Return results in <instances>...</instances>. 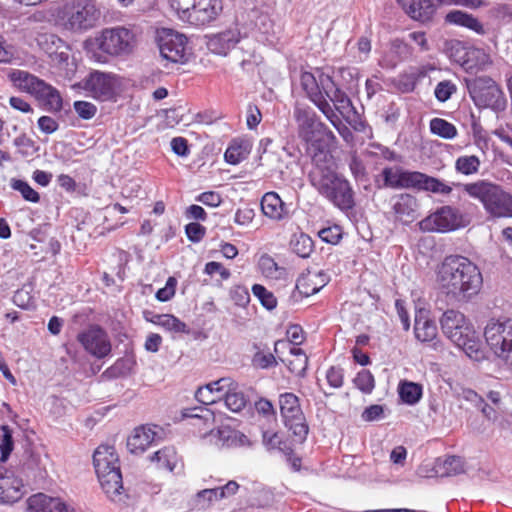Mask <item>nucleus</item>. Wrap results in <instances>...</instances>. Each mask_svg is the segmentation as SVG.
<instances>
[{
    "instance_id": "1",
    "label": "nucleus",
    "mask_w": 512,
    "mask_h": 512,
    "mask_svg": "<svg viewBox=\"0 0 512 512\" xmlns=\"http://www.w3.org/2000/svg\"><path fill=\"white\" fill-rule=\"evenodd\" d=\"M300 82L307 98L335 127L343 139L350 142L353 139V133L342 123L336 112L345 116L353 110V105L348 95L334 82L330 73L323 68L304 71L301 73Z\"/></svg>"
},
{
    "instance_id": "2",
    "label": "nucleus",
    "mask_w": 512,
    "mask_h": 512,
    "mask_svg": "<svg viewBox=\"0 0 512 512\" xmlns=\"http://www.w3.org/2000/svg\"><path fill=\"white\" fill-rule=\"evenodd\" d=\"M312 168L308 174L311 186L320 196L341 211L355 207V192L348 179L337 171V163L330 151L312 144Z\"/></svg>"
},
{
    "instance_id": "3",
    "label": "nucleus",
    "mask_w": 512,
    "mask_h": 512,
    "mask_svg": "<svg viewBox=\"0 0 512 512\" xmlns=\"http://www.w3.org/2000/svg\"><path fill=\"white\" fill-rule=\"evenodd\" d=\"M437 282L448 298L468 301L480 291L483 278L478 266L470 259L450 255L437 270Z\"/></svg>"
},
{
    "instance_id": "4",
    "label": "nucleus",
    "mask_w": 512,
    "mask_h": 512,
    "mask_svg": "<svg viewBox=\"0 0 512 512\" xmlns=\"http://www.w3.org/2000/svg\"><path fill=\"white\" fill-rule=\"evenodd\" d=\"M93 465L107 498L116 504H125L128 495L123 487L119 455L114 446H98L93 454Z\"/></svg>"
},
{
    "instance_id": "5",
    "label": "nucleus",
    "mask_w": 512,
    "mask_h": 512,
    "mask_svg": "<svg viewBox=\"0 0 512 512\" xmlns=\"http://www.w3.org/2000/svg\"><path fill=\"white\" fill-rule=\"evenodd\" d=\"M461 186V184H456ZM463 191L480 201L492 218H512V195L500 185L487 180L462 184Z\"/></svg>"
},
{
    "instance_id": "6",
    "label": "nucleus",
    "mask_w": 512,
    "mask_h": 512,
    "mask_svg": "<svg viewBox=\"0 0 512 512\" xmlns=\"http://www.w3.org/2000/svg\"><path fill=\"white\" fill-rule=\"evenodd\" d=\"M440 325L444 335L467 356L475 360L482 357L476 332L463 313L453 309L445 311L440 319Z\"/></svg>"
},
{
    "instance_id": "7",
    "label": "nucleus",
    "mask_w": 512,
    "mask_h": 512,
    "mask_svg": "<svg viewBox=\"0 0 512 512\" xmlns=\"http://www.w3.org/2000/svg\"><path fill=\"white\" fill-rule=\"evenodd\" d=\"M101 16V9L95 2H67L54 15V21L66 30L82 33L94 28Z\"/></svg>"
},
{
    "instance_id": "8",
    "label": "nucleus",
    "mask_w": 512,
    "mask_h": 512,
    "mask_svg": "<svg viewBox=\"0 0 512 512\" xmlns=\"http://www.w3.org/2000/svg\"><path fill=\"white\" fill-rule=\"evenodd\" d=\"M178 19L193 27L202 28L213 23L222 13V2H170Z\"/></svg>"
},
{
    "instance_id": "9",
    "label": "nucleus",
    "mask_w": 512,
    "mask_h": 512,
    "mask_svg": "<svg viewBox=\"0 0 512 512\" xmlns=\"http://www.w3.org/2000/svg\"><path fill=\"white\" fill-rule=\"evenodd\" d=\"M469 94L479 108L501 111L506 108V97L498 84L490 77H477L467 83Z\"/></svg>"
},
{
    "instance_id": "10",
    "label": "nucleus",
    "mask_w": 512,
    "mask_h": 512,
    "mask_svg": "<svg viewBox=\"0 0 512 512\" xmlns=\"http://www.w3.org/2000/svg\"><path fill=\"white\" fill-rule=\"evenodd\" d=\"M484 336L495 356L512 366V319L490 320Z\"/></svg>"
},
{
    "instance_id": "11",
    "label": "nucleus",
    "mask_w": 512,
    "mask_h": 512,
    "mask_svg": "<svg viewBox=\"0 0 512 512\" xmlns=\"http://www.w3.org/2000/svg\"><path fill=\"white\" fill-rule=\"evenodd\" d=\"M280 414L284 425L293 433L297 441L303 442L309 431L299 398L290 392L279 395Z\"/></svg>"
},
{
    "instance_id": "12",
    "label": "nucleus",
    "mask_w": 512,
    "mask_h": 512,
    "mask_svg": "<svg viewBox=\"0 0 512 512\" xmlns=\"http://www.w3.org/2000/svg\"><path fill=\"white\" fill-rule=\"evenodd\" d=\"M96 41L99 49L108 55H128L134 49L135 35L130 29L117 26L103 29Z\"/></svg>"
},
{
    "instance_id": "13",
    "label": "nucleus",
    "mask_w": 512,
    "mask_h": 512,
    "mask_svg": "<svg viewBox=\"0 0 512 512\" xmlns=\"http://www.w3.org/2000/svg\"><path fill=\"white\" fill-rule=\"evenodd\" d=\"M468 225V221L458 208L446 205L437 209L420 222L424 231L450 232Z\"/></svg>"
},
{
    "instance_id": "14",
    "label": "nucleus",
    "mask_w": 512,
    "mask_h": 512,
    "mask_svg": "<svg viewBox=\"0 0 512 512\" xmlns=\"http://www.w3.org/2000/svg\"><path fill=\"white\" fill-rule=\"evenodd\" d=\"M158 47L163 59L172 63L188 60V38L172 29H162L158 36Z\"/></svg>"
},
{
    "instance_id": "15",
    "label": "nucleus",
    "mask_w": 512,
    "mask_h": 512,
    "mask_svg": "<svg viewBox=\"0 0 512 512\" xmlns=\"http://www.w3.org/2000/svg\"><path fill=\"white\" fill-rule=\"evenodd\" d=\"M293 117L297 124L298 136L306 143L314 141L315 135L326 129L314 109L306 104L296 103Z\"/></svg>"
},
{
    "instance_id": "16",
    "label": "nucleus",
    "mask_w": 512,
    "mask_h": 512,
    "mask_svg": "<svg viewBox=\"0 0 512 512\" xmlns=\"http://www.w3.org/2000/svg\"><path fill=\"white\" fill-rule=\"evenodd\" d=\"M118 85L116 75L100 71L91 72L84 80L83 88L94 98L107 101L114 97Z\"/></svg>"
},
{
    "instance_id": "17",
    "label": "nucleus",
    "mask_w": 512,
    "mask_h": 512,
    "mask_svg": "<svg viewBox=\"0 0 512 512\" xmlns=\"http://www.w3.org/2000/svg\"><path fill=\"white\" fill-rule=\"evenodd\" d=\"M247 33L242 32L238 23L234 27H230L218 33L205 35L207 49L216 55L226 56L241 39L246 38Z\"/></svg>"
},
{
    "instance_id": "18",
    "label": "nucleus",
    "mask_w": 512,
    "mask_h": 512,
    "mask_svg": "<svg viewBox=\"0 0 512 512\" xmlns=\"http://www.w3.org/2000/svg\"><path fill=\"white\" fill-rule=\"evenodd\" d=\"M84 349L97 358H104L111 352L107 333L99 326H90L77 336Z\"/></svg>"
},
{
    "instance_id": "19",
    "label": "nucleus",
    "mask_w": 512,
    "mask_h": 512,
    "mask_svg": "<svg viewBox=\"0 0 512 512\" xmlns=\"http://www.w3.org/2000/svg\"><path fill=\"white\" fill-rule=\"evenodd\" d=\"M28 512H76V509L60 497L37 493L27 500Z\"/></svg>"
},
{
    "instance_id": "20",
    "label": "nucleus",
    "mask_w": 512,
    "mask_h": 512,
    "mask_svg": "<svg viewBox=\"0 0 512 512\" xmlns=\"http://www.w3.org/2000/svg\"><path fill=\"white\" fill-rule=\"evenodd\" d=\"M231 385H233V379L223 377L205 386L199 387L195 393V397L204 405L214 404L218 400L224 399L226 393L230 391Z\"/></svg>"
},
{
    "instance_id": "21",
    "label": "nucleus",
    "mask_w": 512,
    "mask_h": 512,
    "mask_svg": "<svg viewBox=\"0 0 512 512\" xmlns=\"http://www.w3.org/2000/svg\"><path fill=\"white\" fill-rule=\"evenodd\" d=\"M208 437L218 447L236 448L252 446V442L244 433L228 426L218 428L216 431L211 430Z\"/></svg>"
},
{
    "instance_id": "22",
    "label": "nucleus",
    "mask_w": 512,
    "mask_h": 512,
    "mask_svg": "<svg viewBox=\"0 0 512 512\" xmlns=\"http://www.w3.org/2000/svg\"><path fill=\"white\" fill-rule=\"evenodd\" d=\"M24 485L20 478L10 472L0 471V503H14L24 495Z\"/></svg>"
},
{
    "instance_id": "23",
    "label": "nucleus",
    "mask_w": 512,
    "mask_h": 512,
    "mask_svg": "<svg viewBox=\"0 0 512 512\" xmlns=\"http://www.w3.org/2000/svg\"><path fill=\"white\" fill-rule=\"evenodd\" d=\"M329 280V276L323 271H307L297 279L296 289L301 295L309 297L319 292L328 284Z\"/></svg>"
},
{
    "instance_id": "24",
    "label": "nucleus",
    "mask_w": 512,
    "mask_h": 512,
    "mask_svg": "<svg viewBox=\"0 0 512 512\" xmlns=\"http://www.w3.org/2000/svg\"><path fill=\"white\" fill-rule=\"evenodd\" d=\"M263 214L272 220L281 221L290 216L289 205L276 192H267L261 199Z\"/></svg>"
},
{
    "instance_id": "25",
    "label": "nucleus",
    "mask_w": 512,
    "mask_h": 512,
    "mask_svg": "<svg viewBox=\"0 0 512 512\" xmlns=\"http://www.w3.org/2000/svg\"><path fill=\"white\" fill-rule=\"evenodd\" d=\"M157 426H141L135 428L133 434L127 440V448L133 454L144 452L158 435Z\"/></svg>"
},
{
    "instance_id": "26",
    "label": "nucleus",
    "mask_w": 512,
    "mask_h": 512,
    "mask_svg": "<svg viewBox=\"0 0 512 512\" xmlns=\"http://www.w3.org/2000/svg\"><path fill=\"white\" fill-rule=\"evenodd\" d=\"M414 334L417 340L421 342H430L438 334L436 323L430 319L429 312L425 309H419L415 314Z\"/></svg>"
},
{
    "instance_id": "27",
    "label": "nucleus",
    "mask_w": 512,
    "mask_h": 512,
    "mask_svg": "<svg viewBox=\"0 0 512 512\" xmlns=\"http://www.w3.org/2000/svg\"><path fill=\"white\" fill-rule=\"evenodd\" d=\"M8 79L18 90L35 96L39 86L42 85V79L37 76L19 69H13L8 74Z\"/></svg>"
},
{
    "instance_id": "28",
    "label": "nucleus",
    "mask_w": 512,
    "mask_h": 512,
    "mask_svg": "<svg viewBox=\"0 0 512 512\" xmlns=\"http://www.w3.org/2000/svg\"><path fill=\"white\" fill-rule=\"evenodd\" d=\"M392 209L396 217L403 222H411L416 218L417 200L410 194H400L393 198Z\"/></svg>"
},
{
    "instance_id": "29",
    "label": "nucleus",
    "mask_w": 512,
    "mask_h": 512,
    "mask_svg": "<svg viewBox=\"0 0 512 512\" xmlns=\"http://www.w3.org/2000/svg\"><path fill=\"white\" fill-rule=\"evenodd\" d=\"M491 64L489 54L483 49L469 45L461 67L468 73H477L485 70Z\"/></svg>"
},
{
    "instance_id": "30",
    "label": "nucleus",
    "mask_w": 512,
    "mask_h": 512,
    "mask_svg": "<svg viewBox=\"0 0 512 512\" xmlns=\"http://www.w3.org/2000/svg\"><path fill=\"white\" fill-rule=\"evenodd\" d=\"M34 97L42 101L50 111L58 112L62 109L63 100L60 92L45 81L39 86Z\"/></svg>"
},
{
    "instance_id": "31",
    "label": "nucleus",
    "mask_w": 512,
    "mask_h": 512,
    "mask_svg": "<svg viewBox=\"0 0 512 512\" xmlns=\"http://www.w3.org/2000/svg\"><path fill=\"white\" fill-rule=\"evenodd\" d=\"M405 12L414 20L430 21L436 11L434 2H402Z\"/></svg>"
},
{
    "instance_id": "32",
    "label": "nucleus",
    "mask_w": 512,
    "mask_h": 512,
    "mask_svg": "<svg viewBox=\"0 0 512 512\" xmlns=\"http://www.w3.org/2000/svg\"><path fill=\"white\" fill-rule=\"evenodd\" d=\"M405 12L414 20L430 21L436 11L434 2H402Z\"/></svg>"
},
{
    "instance_id": "33",
    "label": "nucleus",
    "mask_w": 512,
    "mask_h": 512,
    "mask_svg": "<svg viewBox=\"0 0 512 512\" xmlns=\"http://www.w3.org/2000/svg\"><path fill=\"white\" fill-rule=\"evenodd\" d=\"M445 20L450 24L466 27L480 35L485 33L483 25L475 17L466 12L459 10L451 11L446 15Z\"/></svg>"
},
{
    "instance_id": "34",
    "label": "nucleus",
    "mask_w": 512,
    "mask_h": 512,
    "mask_svg": "<svg viewBox=\"0 0 512 512\" xmlns=\"http://www.w3.org/2000/svg\"><path fill=\"white\" fill-rule=\"evenodd\" d=\"M251 151V145L246 140H233L225 151L224 159L227 163L237 165L245 160Z\"/></svg>"
},
{
    "instance_id": "35",
    "label": "nucleus",
    "mask_w": 512,
    "mask_h": 512,
    "mask_svg": "<svg viewBox=\"0 0 512 512\" xmlns=\"http://www.w3.org/2000/svg\"><path fill=\"white\" fill-rule=\"evenodd\" d=\"M434 470L439 477H450L462 473L464 468L460 457L449 456L445 459H437Z\"/></svg>"
},
{
    "instance_id": "36",
    "label": "nucleus",
    "mask_w": 512,
    "mask_h": 512,
    "mask_svg": "<svg viewBox=\"0 0 512 512\" xmlns=\"http://www.w3.org/2000/svg\"><path fill=\"white\" fill-rule=\"evenodd\" d=\"M226 407L235 413L243 410L247 405V397L241 389L240 385L233 380L231 389L224 397Z\"/></svg>"
},
{
    "instance_id": "37",
    "label": "nucleus",
    "mask_w": 512,
    "mask_h": 512,
    "mask_svg": "<svg viewBox=\"0 0 512 512\" xmlns=\"http://www.w3.org/2000/svg\"><path fill=\"white\" fill-rule=\"evenodd\" d=\"M150 459L159 469L173 471L178 462V455L173 447H165L156 451Z\"/></svg>"
},
{
    "instance_id": "38",
    "label": "nucleus",
    "mask_w": 512,
    "mask_h": 512,
    "mask_svg": "<svg viewBox=\"0 0 512 512\" xmlns=\"http://www.w3.org/2000/svg\"><path fill=\"white\" fill-rule=\"evenodd\" d=\"M469 45V43L457 39L446 40L444 52L451 61L461 66Z\"/></svg>"
},
{
    "instance_id": "39",
    "label": "nucleus",
    "mask_w": 512,
    "mask_h": 512,
    "mask_svg": "<svg viewBox=\"0 0 512 512\" xmlns=\"http://www.w3.org/2000/svg\"><path fill=\"white\" fill-rule=\"evenodd\" d=\"M481 161L476 155H463L455 160L454 168L459 174L471 176L478 173Z\"/></svg>"
},
{
    "instance_id": "40",
    "label": "nucleus",
    "mask_w": 512,
    "mask_h": 512,
    "mask_svg": "<svg viewBox=\"0 0 512 512\" xmlns=\"http://www.w3.org/2000/svg\"><path fill=\"white\" fill-rule=\"evenodd\" d=\"M399 395L401 400L409 405L416 404L421 396H422V387L421 385L409 382V381H402L399 384Z\"/></svg>"
},
{
    "instance_id": "41",
    "label": "nucleus",
    "mask_w": 512,
    "mask_h": 512,
    "mask_svg": "<svg viewBox=\"0 0 512 512\" xmlns=\"http://www.w3.org/2000/svg\"><path fill=\"white\" fill-rule=\"evenodd\" d=\"M429 126L432 134L443 139L451 140L458 135L455 125L442 118H433Z\"/></svg>"
},
{
    "instance_id": "42",
    "label": "nucleus",
    "mask_w": 512,
    "mask_h": 512,
    "mask_svg": "<svg viewBox=\"0 0 512 512\" xmlns=\"http://www.w3.org/2000/svg\"><path fill=\"white\" fill-rule=\"evenodd\" d=\"M259 268L266 278L277 280L285 275V268L278 266L276 261L267 254L260 257Z\"/></svg>"
},
{
    "instance_id": "43",
    "label": "nucleus",
    "mask_w": 512,
    "mask_h": 512,
    "mask_svg": "<svg viewBox=\"0 0 512 512\" xmlns=\"http://www.w3.org/2000/svg\"><path fill=\"white\" fill-rule=\"evenodd\" d=\"M290 354L294 358L286 363L287 368L296 376H304L308 366V357L300 348H290Z\"/></svg>"
},
{
    "instance_id": "44",
    "label": "nucleus",
    "mask_w": 512,
    "mask_h": 512,
    "mask_svg": "<svg viewBox=\"0 0 512 512\" xmlns=\"http://www.w3.org/2000/svg\"><path fill=\"white\" fill-rule=\"evenodd\" d=\"M38 46L49 55H53L64 47V41L52 33H41L36 37Z\"/></svg>"
},
{
    "instance_id": "45",
    "label": "nucleus",
    "mask_w": 512,
    "mask_h": 512,
    "mask_svg": "<svg viewBox=\"0 0 512 512\" xmlns=\"http://www.w3.org/2000/svg\"><path fill=\"white\" fill-rule=\"evenodd\" d=\"M291 247L294 253L302 258H307L313 251V241L307 234L294 235L291 240Z\"/></svg>"
},
{
    "instance_id": "46",
    "label": "nucleus",
    "mask_w": 512,
    "mask_h": 512,
    "mask_svg": "<svg viewBox=\"0 0 512 512\" xmlns=\"http://www.w3.org/2000/svg\"><path fill=\"white\" fill-rule=\"evenodd\" d=\"M253 295L260 301L261 305L267 310H273L277 306V299L274 294L267 290L263 285L254 284L252 286Z\"/></svg>"
},
{
    "instance_id": "47",
    "label": "nucleus",
    "mask_w": 512,
    "mask_h": 512,
    "mask_svg": "<svg viewBox=\"0 0 512 512\" xmlns=\"http://www.w3.org/2000/svg\"><path fill=\"white\" fill-rule=\"evenodd\" d=\"M10 186L18 191L22 197L29 202L37 203L40 200L39 193L35 191L28 182L20 179H11Z\"/></svg>"
},
{
    "instance_id": "48",
    "label": "nucleus",
    "mask_w": 512,
    "mask_h": 512,
    "mask_svg": "<svg viewBox=\"0 0 512 512\" xmlns=\"http://www.w3.org/2000/svg\"><path fill=\"white\" fill-rule=\"evenodd\" d=\"M427 174L418 171L403 170L401 188H416L423 190Z\"/></svg>"
},
{
    "instance_id": "49",
    "label": "nucleus",
    "mask_w": 512,
    "mask_h": 512,
    "mask_svg": "<svg viewBox=\"0 0 512 512\" xmlns=\"http://www.w3.org/2000/svg\"><path fill=\"white\" fill-rule=\"evenodd\" d=\"M456 92L457 85L451 80L440 81L434 89L435 98L442 103L448 101Z\"/></svg>"
},
{
    "instance_id": "50",
    "label": "nucleus",
    "mask_w": 512,
    "mask_h": 512,
    "mask_svg": "<svg viewBox=\"0 0 512 512\" xmlns=\"http://www.w3.org/2000/svg\"><path fill=\"white\" fill-rule=\"evenodd\" d=\"M384 185L391 188H401L403 169L400 167H386L382 170Z\"/></svg>"
},
{
    "instance_id": "51",
    "label": "nucleus",
    "mask_w": 512,
    "mask_h": 512,
    "mask_svg": "<svg viewBox=\"0 0 512 512\" xmlns=\"http://www.w3.org/2000/svg\"><path fill=\"white\" fill-rule=\"evenodd\" d=\"M160 327L172 333H189L187 325L171 314H164Z\"/></svg>"
},
{
    "instance_id": "52",
    "label": "nucleus",
    "mask_w": 512,
    "mask_h": 512,
    "mask_svg": "<svg viewBox=\"0 0 512 512\" xmlns=\"http://www.w3.org/2000/svg\"><path fill=\"white\" fill-rule=\"evenodd\" d=\"M423 190L435 194L448 195L452 192V187L438 178L427 175Z\"/></svg>"
},
{
    "instance_id": "53",
    "label": "nucleus",
    "mask_w": 512,
    "mask_h": 512,
    "mask_svg": "<svg viewBox=\"0 0 512 512\" xmlns=\"http://www.w3.org/2000/svg\"><path fill=\"white\" fill-rule=\"evenodd\" d=\"M220 500L217 487L207 488L199 491L196 495V506L199 509H206L214 501Z\"/></svg>"
},
{
    "instance_id": "54",
    "label": "nucleus",
    "mask_w": 512,
    "mask_h": 512,
    "mask_svg": "<svg viewBox=\"0 0 512 512\" xmlns=\"http://www.w3.org/2000/svg\"><path fill=\"white\" fill-rule=\"evenodd\" d=\"M491 17L503 23L512 22V3H498L490 10Z\"/></svg>"
},
{
    "instance_id": "55",
    "label": "nucleus",
    "mask_w": 512,
    "mask_h": 512,
    "mask_svg": "<svg viewBox=\"0 0 512 512\" xmlns=\"http://www.w3.org/2000/svg\"><path fill=\"white\" fill-rule=\"evenodd\" d=\"M353 382L363 393H370L374 388V377L368 370L360 371L354 378Z\"/></svg>"
},
{
    "instance_id": "56",
    "label": "nucleus",
    "mask_w": 512,
    "mask_h": 512,
    "mask_svg": "<svg viewBox=\"0 0 512 512\" xmlns=\"http://www.w3.org/2000/svg\"><path fill=\"white\" fill-rule=\"evenodd\" d=\"M2 431V440L0 443L1 450V460L4 462L8 459L10 453L13 450V439H12V431L7 425H3L1 427Z\"/></svg>"
},
{
    "instance_id": "57",
    "label": "nucleus",
    "mask_w": 512,
    "mask_h": 512,
    "mask_svg": "<svg viewBox=\"0 0 512 512\" xmlns=\"http://www.w3.org/2000/svg\"><path fill=\"white\" fill-rule=\"evenodd\" d=\"M73 108L77 115L84 120L92 119L97 113V107L88 101H75L73 103Z\"/></svg>"
},
{
    "instance_id": "58",
    "label": "nucleus",
    "mask_w": 512,
    "mask_h": 512,
    "mask_svg": "<svg viewBox=\"0 0 512 512\" xmlns=\"http://www.w3.org/2000/svg\"><path fill=\"white\" fill-rule=\"evenodd\" d=\"M177 286V280L174 277H169L166 281V284L163 288H160L156 292V299L160 302H167L175 295Z\"/></svg>"
},
{
    "instance_id": "59",
    "label": "nucleus",
    "mask_w": 512,
    "mask_h": 512,
    "mask_svg": "<svg viewBox=\"0 0 512 512\" xmlns=\"http://www.w3.org/2000/svg\"><path fill=\"white\" fill-rule=\"evenodd\" d=\"M318 235L326 243L337 244L341 239L342 231L338 225H334L321 229Z\"/></svg>"
},
{
    "instance_id": "60",
    "label": "nucleus",
    "mask_w": 512,
    "mask_h": 512,
    "mask_svg": "<svg viewBox=\"0 0 512 512\" xmlns=\"http://www.w3.org/2000/svg\"><path fill=\"white\" fill-rule=\"evenodd\" d=\"M328 384L335 389L341 388L344 383V372L341 367L332 366L326 372Z\"/></svg>"
},
{
    "instance_id": "61",
    "label": "nucleus",
    "mask_w": 512,
    "mask_h": 512,
    "mask_svg": "<svg viewBox=\"0 0 512 512\" xmlns=\"http://www.w3.org/2000/svg\"><path fill=\"white\" fill-rule=\"evenodd\" d=\"M187 238L194 243L200 242L206 233V228L197 222H191L185 226Z\"/></svg>"
},
{
    "instance_id": "62",
    "label": "nucleus",
    "mask_w": 512,
    "mask_h": 512,
    "mask_svg": "<svg viewBox=\"0 0 512 512\" xmlns=\"http://www.w3.org/2000/svg\"><path fill=\"white\" fill-rule=\"evenodd\" d=\"M255 217V210L250 207L238 208L234 215V222L240 226H248Z\"/></svg>"
},
{
    "instance_id": "63",
    "label": "nucleus",
    "mask_w": 512,
    "mask_h": 512,
    "mask_svg": "<svg viewBox=\"0 0 512 512\" xmlns=\"http://www.w3.org/2000/svg\"><path fill=\"white\" fill-rule=\"evenodd\" d=\"M230 295L234 303L240 307H245L250 301L248 289L244 286L233 287Z\"/></svg>"
},
{
    "instance_id": "64",
    "label": "nucleus",
    "mask_w": 512,
    "mask_h": 512,
    "mask_svg": "<svg viewBox=\"0 0 512 512\" xmlns=\"http://www.w3.org/2000/svg\"><path fill=\"white\" fill-rule=\"evenodd\" d=\"M256 367L266 369L277 364L276 357L272 353L257 352L253 357Z\"/></svg>"
}]
</instances>
